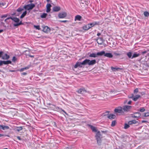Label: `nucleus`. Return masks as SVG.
<instances>
[{
  "mask_svg": "<svg viewBox=\"0 0 149 149\" xmlns=\"http://www.w3.org/2000/svg\"><path fill=\"white\" fill-rule=\"evenodd\" d=\"M96 61L95 59L90 60L89 59H85L82 62H77L74 65V68H77L78 67L81 68L83 65L88 64L89 65H92L96 63Z\"/></svg>",
  "mask_w": 149,
  "mask_h": 149,
  "instance_id": "obj_1",
  "label": "nucleus"
},
{
  "mask_svg": "<svg viewBox=\"0 0 149 149\" xmlns=\"http://www.w3.org/2000/svg\"><path fill=\"white\" fill-rule=\"evenodd\" d=\"M127 55L129 58L133 59L134 58L138 57L140 54L139 53H137L136 52L134 53L132 56V52H128L126 54Z\"/></svg>",
  "mask_w": 149,
  "mask_h": 149,
  "instance_id": "obj_2",
  "label": "nucleus"
},
{
  "mask_svg": "<svg viewBox=\"0 0 149 149\" xmlns=\"http://www.w3.org/2000/svg\"><path fill=\"white\" fill-rule=\"evenodd\" d=\"M35 6L34 4L31 3L25 5L24 7V8L26 10H32Z\"/></svg>",
  "mask_w": 149,
  "mask_h": 149,
  "instance_id": "obj_3",
  "label": "nucleus"
},
{
  "mask_svg": "<svg viewBox=\"0 0 149 149\" xmlns=\"http://www.w3.org/2000/svg\"><path fill=\"white\" fill-rule=\"evenodd\" d=\"M101 134L99 131L97 132L95 136L96 139L97 141V143L98 145H100L101 143Z\"/></svg>",
  "mask_w": 149,
  "mask_h": 149,
  "instance_id": "obj_4",
  "label": "nucleus"
},
{
  "mask_svg": "<svg viewBox=\"0 0 149 149\" xmlns=\"http://www.w3.org/2000/svg\"><path fill=\"white\" fill-rule=\"evenodd\" d=\"M114 111L116 113H118L122 114L124 113V111L123 110V107H118L115 108L114 109Z\"/></svg>",
  "mask_w": 149,
  "mask_h": 149,
  "instance_id": "obj_5",
  "label": "nucleus"
},
{
  "mask_svg": "<svg viewBox=\"0 0 149 149\" xmlns=\"http://www.w3.org/2000/svg\"><path fill=\"white\" fill-rule=\"evenodd\" d=\"M122 107L123 111L128 112L131 109L132 106L125 105L123 106Z\"/></svg>",
  "mask_w": 149,
  "mask_h": 149,
  "instance_id": "obj_6",
  "label": "nucleus"
},
{
  "mask_svg": "<svg viewBox=\"0 0 149 149\" xmlns=\"http://www.w3.org/2000/svg\"><path fill=\"white\" fill-rule=\"evenodd\" d=\"M67 16V13L65 12H62L59 13L58 15V16L60 18H63Z\"/></svg>",
  "mask_w": 149,
  "mask_h": 149,
  "instance_id": "obj_7",
  "label": "nucleus"
},
{
  "mask_svg": "<svg viewBox=\"0 0 149 149\" xmlns=\"http://www.w3.org/2000/svg\"><path fill=\"white\" fill-rule=\"evenodd\" d=\"M11 61L8 60L7 61H0V66L3 65V64L6 65L8 64H11Z\"/></svg>",
  "mask_w": 149,
  "mask_h": 149,
  "instance_id": "obj_8",
  "label": "nucleus"
},
{
  "mask_svg": "<svg viewBox=\"0 0 149 149\" xmlns=\"http://www.w3.org/2000/svg\"><path fill=\"white\" fill-rule=\"evenodd\" d=\"M42 27L43 28L42 31L44 32L48 33L50 31V29L48 26H42Z\"/></svg>",
  "mask_w": 149,
  "mask_h": 149,
  "instance_id": "obj_9",
  "label": "nucleus"
},
{
  "mask_svg": "<svg viewBox=\"0 0 149 149\" xmlns=\"http://www.w3.org/2000/svg\"><path fill=\"white\" fill-rule=\"evenodd\" d=\"M77 92L79 93L83 94L86 92V91L85 90L84 88H82L79 89L77 91Z\"/></svg>",
  "mask_w": 149,
  "mask_h": 149,
  "instance_id": "obj_10",
  "label": "nucleus"
},
{
  "mask_svg": "<svg viewBox=\"0 0 149 149\" xmlns=\"http://www.w3.org/2000/svg\"><path fill=\"white\" fill-rule=\"evenodd\" d=\"M9 58V56L6 53H4L3 52L2 59L6 60L8 59Z\"/></svg>",
  "mask_w": 149,
  "mask_h": 149,
  "instance_id": "obj_11",
  "label": "nucleus"
},
{
  "mask_svg": "<svg viewBox=\"0 0 149 149\" xmlns=\"http://www.w3.org/2000/svg\"><path fill=\"white\" fill-rule=\"evenodd\" d=\"M52 6L51 5L50 3H47L46 6V12L47 13H49L51 10V7Z\"/></svg>",
  "mask_w": 149,
  "mask_h": 149,
  "instance_id": "obj_12",
  "label": "nucleus"
},
{
  "mask_svg": "<svg viewBox=\"0 0 149 149\" xmlns=\"http://www.w3.org/2000/svg\"><path fill=\"white\" fill-rule=\"evenodd\" d=\"M61 9V8L59 6H54L53 8V10L54 12H58Z\"/></svg>",
  "mask_w": 149,
  "mask_h": 149,
  "instance_id": "obj_13",
  "label": "nucleus"
},
{
  "mask_svg": "<svg viewBox=\"0 0 149 149\" xmlns=\"http://www.w3.org/2000/svg\"><path fill=\"white\" fill-rule=\"evenodd\" d=\"M9 129V127L8 126L0 125V130H4Z\"/></svg>",
  "mask_w": 149,
  "mask_h": 149,
  "instance_id": "obj_14",
  "label": "nucleus"
},
{
  "mask_svg": "<svg viewBox=\"0 0 149 149\" xmlns=\"http://www.w3.org/2000/svg\"><path fill=\"white\" fill-rule=\"evenodd\" d=\"M141 115V114L139 112H135L134 113V115H132L133 118H137L139 117Z\"/></svg>",
  "mask_w": 149,
  "mask_h": 149,
  "instance_id": "obj_15",
  "label": "nucleus"
},
{
  "mask_svg": "<svg viewBox=\"0 0 149 149\" xmlns=\"http://www.w3.org/2000/svg\"><path fill=\"white\" fill-rule=\"evenodd\" d=\"M10 19L13 21L15 22L18 23L19 22V20L18 18L16 17H10Z\"/></svg>",
  "mask_w": 149,
  "mask_h": 149,
  "instance_id": "obj_16",
  "label": "nucleus"
},
{
  "mask_svg": "<svg viewBox=\"0 0 149 149\" xmlns=\"http://www.w3.org/2000/svg\"><path fill=\"white\" fill-rule=\"evenodd\" d=\"M103 42V40L102 38H98L97 40V42L100 45H102Z\"/></svg>",
  "mask_w": 149,
  "mask_h": 149,
  "instance_id": "obj_17",
  "label": "nucleus"
},
{
  "mask_svg": "<svg viewBox=\"0 0 149 149\" xmlns=\"http://www.w3.org/2000/svg\"><path fill=\"white\" fill-rule=\"evenodd\" d=\"M82 17L80 15H77L75 16L74 18V21L77 20L80 21L81 20Z\"/></svg>",
  "mask_w": 149,
  "mask_h": 149,
  "instance_id": "obj_18",
  "label": "nucleus"
},
{
  "mask_svg": "<svg viewBox=\"0 0 149 149\" xmlns=\"http://www.w3.org/2000/svg\"><path fill=\"white\" fill-rule=\"evenodd\" d=\"M23 129V128L22 126L20 127H16L14 128V130L15 131H17L19 132L21 130Z\"/></svg>",
  "mask_w": 149,
  "mask_h": 149,
  "instance_id": "obj_19",
  "label": "nucleus"
},
{
  "mask_svg": "<svg viewBox=\"0 0 149 149\" xmlns=\"http://www.w3.org/2000/svg\"><path fill=\"white\" fill-rule=\"evenodd\" d=\"M90 28V27L89 26L88 24L87 25H85L82 27L83 29L85 30H87Z\"/></svg>",
  "mask_w": 149,
  "mask_h": 149,
  "instance_id": "obj_20",
  "label": "nucleus"
},
{
  "mask_svg": "<svg viewBox=\"0 0 149 149\" xmlns=\"http://www.w3.org/2000/svg\"><path fill=\"white\" fill-rule=\"evenodd\" d=\"M89 25V26L90 27V28L94 26L95 25H97L98 24V23L96 22H93L92 23H91L90 24H88Z\"/></svg>",
  "mask_w": 149,
  "mask_h": 149,
  "instance_id": "obj_21",
  "label": "nucleus"
},
{
  "mask_svg": "<svg viewBox=\"0 0 149 149\" xmlns=\"http://www.w3.org/2000/svg\"><path fill=\"white\" fill-rule=\"evenodd\" d=\"M141 96L139 95H136L134 96L133 100L134 101H137L140 97Z\"/></svg>",
  "mask_w": 149,
  "mask_h": 149,
  "instance_id": "obj_22",
  "label": "nucleus"
},
{
  "mask_svg": "<svg viewBox=\"0 0 149 149\" xmlns=\"http://www.w3.org/2000/svg\"><path fill=\"white\" fill-rule=\"evenodd\" d=\"M104 56L109 58H111L113 56L112 54L111 53H105L104 55Z\"/></svg>",
  "mask_w": 149,
  "mask_h": 149,
  "instance_id": "obj_23",
  "label": "nucleus"
},
{
  "mask_svg": "<svg viewBox=\"0 0 149 149\" xmlns=\"http://www.w3.org/2000/svg\"><path fill=\"white\" fill-rule=\"evenodd\" d=\"M88 126L91 129L93 132H97L96 128L94 126L90 125H88Z\"/></svg>",
  "mask_w": 149,
  "mask_h": 149,
  "instance_id": "obj_24",
  "label": "nucleus"
},
{
  "mask_svg": "<svg viewBox=\"0 0 149 149\" xmlns=\"http://www.w3.org/2000/svg\"><path fill=\"white\" fill-rule=\"evenodd\" d=\"M116 116L113 114H110L107 116V117L111 119H112L116 118Z\"/></svg>",
  "mask_w": 149,
  "mask_h": 149,
  "instance_id": "obj_25",
  "label": "nucleus"
},
{
  "mask_svg": "<svg viewBox=\"0 0 149 149\" xmlns=\"http://www.w3.org/2000/svg\"><path fill=\"white\" fill-rule=\"evenodd\" d=\"M138 123V122L135 120H132L128 122L129 125H132V124H136Z\"/></svg>",
  "mask_w": 149,
  "mask_h": 149,
  "instance_id": "obj_26",
  "label": "nucleus"
},
{
  "mask_svg": "<svg viewBox=\"0 0 149 149\" xmlns=\"http://www.w3.org/2000/svg\"><path fill=\"white\" fill-rule=\"evenodd\" d=\"M97 54L92 53L90 54L89 55V57H91L96 58L97 57Z\"/></svg>",
  "mask_w": 149,
  "mask_h": 149,
  "instance_id": "obj_27",
  "label": "nucleus"
},
{
  "mask_svg": "<svg viewBox=\"0 0 149 149\" xmlns=\"http://www.w3.org/2000/svg\"><path fill=\"white\" fill-rule=\"evenodd\" d=\"M97 56H102L104 55L105 52L104 51H102L100 52H98L97 53Z\"/></svg>",
  "mask_w": 149,
  "mask_h": 149,
  "instance_id": "obj_28",
  "label": "nucleus"
},
{
  "mask_svg": "<svg viewBox=\"0 0 149 149\" xmlns=\"http://www.w3.org/2000/svg\"><path fill=\"white\" fill-rule=\"evenodd\" d=\"M30 65H28V66H27V67H25V68H21L20 71V72H22V71H23L24 70H27L29 68H30Z\"/></svg>",
  "mask_w": 149,
  "mask_h": 149,
  "instance_id": "obj_29",
  "label": "nucleus"
},
{
  "mask_svg": "<svg viewBox=\"0 0 149 149\" xmlns=\"http://www.w3.org/2000/svg\"><path fill=\"white\" fill-rule=\"evenodd\" d=\"M22 24H23V23H22V21H21L19 22H18L14 24L13 25L14 26H17Z\"/></svg>",
  "mask_w": 149,
  "mask_h": 149,
  "instance_id": "obj_30",
  "label": "nucleus"
},
{
  "mask_svg": "<svg viewBox=\"0 0 149 149\" xmlns=\"http://www.w3.org/2000/svg\"><path fill=\"white\" fill-rule=\"evenodd\" d=\"M27 12L26 11H25L21 15L20 17L21 18H23L26 15Z\"/></svg>",
  "mask_w": 149,
  "mask_h": 149,
  "instance_id": "obj_31",
  "label": "nucleus"
},
{
  "mask_svg": "<svg viewBox=\"0 0 149 149\" xmlns=\"http://www.w3.org/2000/svg\"><path fill=\"white\" fill-rule=\"evenodd\" d=\"M47 15V14L46 13H44L40 15V17L41 18H45L46 17Z\"/></svg>",
  "mask_w": 149,
  "mask_h": 149,
  "instance_id": "obj_32",
  "label": "nucleus"
},
{
  "mask_svg": "<svg viewBox=\"0 0 149 149\" xmlns=\"http://www.w3.org/2000/svg\"><path fill=\"white\" fill-rule=\"evenodd\" d=\"M144 15L145 17H148L149 15V13L147 11H145L144 12Z\"/></svg>",
  "mask_w": 149,
  "mask_h": 149,
  "instance_id": "obj_33",
  "label": "nucleus"
},
{
  "mask_svg": "<svg viewBox=\"0 0 149 149\" xmlns=\"http://www.w3.org/2000/svg\"><path fill=\"white\" fill-rule=\"evenodd\" d=\"M129 125L128 124H125L124 125V129H127L129 127L130 125Z\"/></svg>",
  "mask_w": 149,
  "mask_h": 149,
  "instance_id": "obj_34",
  "label": "nucleus"
},
{
  "mask_svg": "<svg viewBox=\"0 0 149 149\" xmlns=\"http://www.w3.org/2000/svg\"><path fill=\"white\" fill-rule=\"evenodd\" d=\"M111 69L113 71H115V70H117L118 69H119V68H117L116 67H111Z\"/></svg>",
  "mask_w": 149,
  "mask_h": 149,
  "instance_id": "obj_35",
  "label": "nucleus"
},
{
  "mask_svg": "<svg viewBox=\"0 0 149 149\" xmlns=\"http://www.w3.org/2000/svg\"><path fill=\"white\" fill-rule=\"evenodd\" d=\"M127 100H125V101H124V103L125 104H131V102H132V101H131V100H130L129 101H128V102H127Z\"/></svg>",
  "mask_w": 149,
  "mask_h": 149,
  "instance_id": "obj_36",
  "label": "nucleus"
},
{
  "mask_svg": "<svg viewBox=\"0 0 149 149\" xmlns=\"http://www.w3.org/2000/svg\"><path fill=\"white\" fill-rule=\"evenodd\" d=\"M116 123V120H113L112 121L111 124V126L112 127L114 126Z\"/></svg>",
  "mask_w": 149,
  "mask_h": 149,
  "instance_id": "obj_37",
  "label": "nucleus"
},
{
  "mask_svg": "<svg viewBox=\"0 0 149 149\" xmlns=\"http://www.w3.org/2000/svg\"><path fill=\"white\" fill-rule=\"evenodd\" d=\"M34 27L35 28L38 30H40V26L39 25H34Z\"/></svg>",
  "mask_w": 149,
  "mask_h": 149,
  "instance_id": "obj_38",
  "label": "nucleus"
},
{
  "mask_svg": "<svg viewBox=\"0 0 149 149\" xmlns=\"http://www.w3.org/2000/svg\"><path fill=\"white\" fill-rule=\"evenodd\" d=\"M134 94H131L130 95H128V97L130 98H131L133 100V98H134Z\"/></svg>",
  "mask_w": 149,
  "mask_h": 149,
  "instance_id": "obj_39",
  "label": "nucleus"
},
{
  "mask_svg": "<svg viewBox=\"0 0 149 149\" xmlns=\"http://www.w3.org/2000/svg\"><path fill=\"white\" fill-rule=\"evenodd\" d=\"M144 117H148L149 116V112H147L144 113H143V116Z\"/></svg>",
  "mask_w": 149,
  "mask_h": 149,
  "instance_id": "obj_40",
  "label": "nucleus"
},
{
  "mask_svg": "<svg viewBox=\"0 0 149 149\" xmlns=\"http://www.w3.org/2000/svg\"><path fill=\"white\" fill-rule=\"evenodd\" d=\"M23 10H24V9L23 8H19L17 9V11H18V12H20L22 11Z\"/></svg>",
  "mask_w": 149,
  "mask_h": 149,
  "instance_id": "obj_41",
  "label": "nucleus"
},
{
  "mask_svg": "<svg viewBox=\"0 0 149 149\" xmlns=\"http://www.w3.org/2000/svg\"><path fill=\"white\" fill-rule=\"evenodd\" d=\"M134 93L135 94H136L138 92V88H136L134 90Z\"/></svg>",
  "mask_w": 149,
  "mask_h": 149,
  "instance_id": "obj_42",
  "label": "nucleus"
},
{
  "mask_svg": "<svg viewBox=\"0 0 149 149\" xmlns=\"http://www.w3.org/2000/svg\"><path fill=\"white\" fill-rule=\"evenodd\" d=\"M145 110V109L143 107H141L140 108L139 111L141 112H143Z\"/></svg>",
  "mask_w": 149,
  "mask_h": 149,
  "instance_id": "obj_43",
  "label": "nucleus"
},
{
  "mask_svg": "<svg viewBox=\"0 0 149 149\" xmlns=\"http://www.w3.org/2000/svg\"><path fill=\"white\" fill-rule=\"evenodd\" d=\"M113 54L115 55V56H120V54L116 52H113Z\"/></svg>",
  "mask_w": 149,
  "mask_h": 149,
  "instance_id": "obj_44",
  "label": "nucleus"
},
{
  "mask_svg": "<svg viewBox=\"0 0 149 149\" xmlns=\"http://www.w3.org/2000/svg\"><path fill=\"white\" fill-rule=\"evenodd\" d=\"M61 111L63 112L66 115H68L67 113L63 109L61 108L60 109V110L59 111L60 113H61Z\"/></svg>",
  "mask_w": 149,
  "mask_h": 149,
  "instance_id": "obj_45",
  "label": "nucleus"
},
{
  "mask_svg": "<svg viewBox=\"0 0 149 149\" xmlns=\"http://www.w3.org/2000/svg\"><path fill=\"white\" fill-rule=\"evenodd\" d=\"M17 60V58L15 56H13L12 59V61L13 62H15Z\"/></svg>",
  "mask_w": 149,
  "mask_h": 149,
  "instance_id": "obj_46",
  "label": "nucleus"
},
{
  "mask_svg": "<svg viewBox=\"0 0 149 149\" xmlns=\"http://www.w3.org/2000/svg\"><path fill=\"white\" fill-rule=\"evenodd\" d=\"M7 16H8V15L7 14L3 15H2L1 16V18H3V17H6Z\"/></svg>",
  "mask_w": 149,
  "mask_h": 149,
  "instance_id": "obj_47",
  "label": "nucleus"
},
{
  "mask_svg": "<svg viewBox=\"0 0 149 149\" xmlns=\"http://www.w3.org/2000/svg\"><path fill=\"white\" fill-rule=\"evenodd\" d=\"M3 53V52H0V58L1 57V58H2Z\"/></svg>",
  "mask_w": 149,
  "mask_h": 149,
  "instance_id": "obj_48",
  "label": "nucleus"
},
{
  "mask_svg": "<svg viewBox=\"0 0 149 149\" xmlns=\"http://www.w3.org/2000/svg\"><path fill=\"white\" fill-rule=\"evenodd\" d=\"M16 137L19 140H21L22 139L19 136H17Z\"/></svg>",
  "mask_w": 149,
  "mask_h": 149,
  "instance_id": "obj_49",
  "label": "nucleus"
},
{
  "mask_svg": "<svg viewBox=\"0 0 149 149\" xmlns=\"http://www.w3.org/2000/svg\"><path fill=\"white\" fill-rule=\"evenodd\" d=\"M9 19H10V17H8V18H7L6 19L4 20V22H7V20Z\"/></svg>",
  "mask_w": 149,
  "mask_h": 149,
  "instance_id": "obj_50",
  "label": "nucleus"
},
{
  "mask_svg": "<svg viewBox=\"0 0 149 149\" xmlns=\"http://www.w3.org/2000/svg\"><path fill=\"white\" fill-rule=\"evenodd\" d=\"M22 75H25L27 74V73L25 72H24L21 73Z\"/></svg>",
  "mask_w": 149,
  "mask_h": 149,
  "instance_id": "obj_51",
  "label": "nucleus"
},
{
  "mask_svg": "<svg viewBox=\"0 0 149 149\" xmlns=\"http://www.w3.org/2000/svg\"><path fill=\"white\" fill-rule=\"evenodd\" d=\"M147 52V51H143V52H142V54H145V53H146Z\"/></svg>",
  "mask_w": 149,
  "mask_h": 149,
  "instance_id": "obj_52",
  "label": "nucleus"
},
{
  "mask_svg": "<svg viewBox=\"0 0 149 149\" xmlns=\"http://www.w3.org/2000/svg\"><path fill=\"white\" fill-rule=\"evenodd\" d=\"M60 22L65 23L66 22H67V20H61L60 21Z\"/></svg>",
  "mask_w": 149,
  "mask_h": 149,
  "instance_id": "obj_53",
  "label": "nucleus"
},
{
  "mask_svg": "<svg viewBox=\"0 0 149 149\" xmlns=\"http://www.w3.org/2000/svg\"><path fill=\"white\" fill-rule=\"evenodd\" d=\"M100 35H101V33H97V35L98 36H100Z\"/></svg>",
  "mask_w": 149,
  "mask_h": 149,
  "instance_id": "obj_54",
  "label": "nucleus"
},
{
  "mask_svg": "<svg viewBox=\"0 0 149 149\" xmlns=\"http://www.w3.org/2000/svg\"><path fill=\"white\" fill-rule=\"evenodd\" d=\"M3 30L2 29H0V33L3 31Z\"/></svg>",
  "mask_w": 149,
  "mask_h": 149,
  "instance_id": "obj_55",
  "label": "nucleus"
},
{
  "mask_svg": "<svg viewBox=\"0 0 149 149\" xmlns=\"http://www.w3.org/2000/svg\"><path fill=\"white\" fill-rule=\"evenodd\" d=\"M146 120H142V122L143 123H146Z\"/></svg>",
  "mask_w": 149,
  "mask_h": 149,
  "instance_id": "obj_56",
  "label": "nucleus"
},
{
  "mask_svg": "<svg viewBox=\"0 0 149 149\" xmlns=\"http://www.w3.org/2000/svg\"><path fill=\"white\" fill-rule=\"evenodd\" d=\"M29 56L30 57H33V56H32V55H29Z\"/></svg>",
  "mask_w": 149,
  "mask_h": 149,
  "instance_id": "obj_57",
  "label": "nucleus"
},
{
  "mask_svg": "<svg viewBox=\"0 0 149 149\" xmlns=\"http://www.w3.org/2000/svg\"><path fill=\"white\" fill-rule=\"evenodd\" d=\"M3 135L2 134H0V136H3Z\"/></svg>",
  "mask_w": 149,
  "mask_h": 149,
  "instance_id": "obj_58",
  "label": "nucleus"
},
{
  "mask_svg": "<svg viewBox=\"0 0 149 149\" xmlns=\"http://www.w3.org/2000/svg\"><path fill=\"white\" fill-rule=\"evenodd\" d=\"M47 2H49L50 0H46Z\"/></svg>",
  "mask_w": 149,
  "mask_h": 149,
  "instance_id": "obj_59",
  "label": "nucleus"
},
{
  "mask_svg": "<svg viewBox=\"0 0 149 149\" xmlns=\"http://www.w3.org/2000/svg\"><path fill=\"white\" fill-rule=\"evenodd\" d=\"M14 70H12V71H11V72H14Z\"/></svg>",
  "mask_w": 149,
  "mask_h": 149,
  "instance_id": "obj_60",
  "label": "nucleus"
},
{
  "mask_svg": "<svg viewBox=\"0 0 149 149\" xmlns=\"http://www.w3.org/2000/svg\"><path fill=\"white\" fill-rule=\"evenodd\" d=\"M135 115H137V114H135Z\"/></svg>",
  "mask_w": 149,
  "mask_h": 149,
  "instance_id": "obj_61",
  "label": "nucleus"
},
{
  "mask_svg": "<svg viewBox=\"0 0 149 149\" xmlns=\"http://www.w3.org/2000/svg\"><path fill=\"white\" fill-rule=\"evenodd\" d=\"M1 5V4L0 3V5Z\"/></svg>",
  "mask_w": 149,
  "mask_h": 149,
  "instance_id": "obj_62",
  "label": "nucleus"
}]
</instances>
